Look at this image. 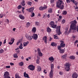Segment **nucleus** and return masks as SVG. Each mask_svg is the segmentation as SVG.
Masks as SVG:
<instances>
[{"mask_svg": "<svg viewBox=\"0 0 78 78\" xmlns=\"http://www.w3.org/2000/svg\"><path fill=\"white\" fill-rule=\"evenodd\" d=\"M71 24L70 26V28L72 30H76L77 32H78V25L76 27V24L77 23V22L76 20L71 21Z\"/></svg>", "mask_w": 78, "mask_h": 78, "instance_id": "nucleus-1", "label": "nucleus"}, {"mask_svg": "<svg viewBox=\"0 0 78 78\" xmlns=\"http://www.w3.org/2000/svg\"><path fill=\"white\" fill-rule=\"evenodd\" d=\"M62 1L58 0V2L56 3L57 6L58 8H59L60 9H64V4H62Z\"/></svg>", "mask_w": 78, "mask_h": 78, "instance_id": "nucleus-2", "label": "nucleus"}, {"mask_svg": "<svg viewBox=\"0 0 78 78\" xmlns=\"http://www.w3.org/2000/svg\"><path fill=\"white\" fill-rule=\"evenodd\" d=\"M60 42H61L60 46H58V50H60V48L62 47H65V45H66V44H64V42L62 41H60Z\"/></svg>", "mask_w": 78, "mask_h": 78, "instance_id": "nucleus-3", "label": "nucleus"}, {"mask_svg": "<svg viewBox=\"0 0 78 78\" xmlns=\"http://www.w3.org/2000/svg\"><path fill=\"white\" fill-rule=\"evenodd\" d=\"M65 66L66 67L65 68V70L66 72H69V71H70V65L69 63H66L65 65Z\"/></svg>", "mask_w": 78, "mask_h": 78, "instance_id": "nucleus-4", "label": "nucleus"}, {"mask_svg": "<svg viewBox=\"0 0 78 78\" xmlns=\"http://www.w3.org/2000/svg\"><path fill=\"white\" fill-rule=\"evenodd\" d=\"M60 28L61 26H58L56 28V29H57L56 30V32L58 34V36H59L60 34H62V32H61V30L60 29Z\"/></svg>", "mask_w": 78, "mask_h": 78, "instance_id": "nucleus-5", "label": "nucleus"}, {"mask_svg": "<svg viewBox=\"0 0 78 78\" xmlns=\"http://www.w3.org/2000/svg\"><path fill=\"white\" fill-rule=\"evenodd\" d=\"M4 78H11L9 76V73L8 71H6L4 73Z\"/></svg>", "mask_w": 78, "mask_h": 78, "instance_id": "nucleus-6", "label": "nucleus"}, {"mask_svg": "<svg viewBox=\"0 0 78 78\" xmlns=\"http://www.w3.org/2000/svg\"><path fill=\"white\" fill-rule=\"evenodd\" d=\"M49 25L50 26L53 28H56V27L57 25H56L55 24V23L53 21H51L50 23H49Z\"/></svg>", "mask_w": 78, "mask_h": 78, "instance_id": "nucleus-7", "label": "nucleus"}, {"mask_svg": "<svg viewBox=\"0 0 78 78\" xmlns=\"http://www.w3.org/2000/svg\"><path fill=\"white\" fill-rule=\"evenodd\" d=\"M27 68L30 70H34L35 69V67L32 65H30L28 66Z\"/></svg>", "mask_w": 78, "mask_h": 78, "instance_id": "nucleus-8", "label": "nucleus"}, {"mask_svg": "<svg viewBox=\"0 0 78 78\" xmlns=\"http://www.w3.org/2000/svg\"><path fill=\"white\" fill-rule=\"evenodd\" d=\"M47 7L46 5H44L43 7L40 6L39 8V9L40 11H44L45 9H47Z\"/></svg>", "mask_w": 78, "mask_h": 78, "instance_id": "nucleus-9", "label": "nucleus"}, {"mask_svg": "<svg viewBox=\"0 0 78 78\" xmlns=\"http://www.w3.org/2000/svg\"><path fill=\"white\" fill-rule=\"evenodd\" d=\"M32 36V38L34 39V40H37V38H38L37 34H33V36Z\"/></svg>", "mask_w": 78, "mask_h": 78, "instance_id": "nucleus-10", "label": "nucleus"}, {"mask_svg": "<svg viewBox=\"0 0 78 78\" xmlns=\"http://www.w3.org/2000/svg\"><path fill=\"white\" fill-rule=\"evenodd\" d=\"M26 38L29 41H31L33 39V36H29L28 35L26 36Z\"/></svg>", "mask_w": 78, "mask_h": 78, "instance_id": "nucleus-11", "label": "nucleus"}, {"mask_svg": "<svg viewBox=\"0 0 78 78\" xmlns=\"http://www.w3.org/2000/svg\"><path fill=\"white\" fill-rule=\"evenodd\" d=\"M78 77V74L76 73H73L72 74L73 78H77Z\"/></svg>", "mask_w": 78, "mask_h": 78, "instance_id": "nucleus-12", "label": "nucleus"}, {"mask_svg": "<svg viewBox=\"0 0 78 78\" xmlns=\"http://www.w3.org/2000/svg\"><path fill=\"white\" fill-rule=\"evenodd\" d=\"M49 76L50 78H52L53 76V71H51L49 73Z\"/></svg>", "mask_w": 78, "mask_h": 78, "instance_id": "nucleus-13", "label": "nucleus"}, {"mask_svg": "<svg viewBox=\"0 0 78 78\" xmlns=\"http://www.w3.org/2000/svg\"><path fill=\"white\" fill-rule=\"evenodd\" d=\"M47 37L45 36L44 38H43V41H44V42L46 44L47 43Z\"/></svg>", "mask_w": 78, "mask_h": 78, "instance_id": "nucleus-14", "label": "nucleus"}, {"mask_svg": "<svg viewBox=\"0 0 78 78\" xmlns=\"http://www.w3.org/2000/svg\"><path fill=\"white\" fill-rule=\"evenodd\" d=\"M19 17L22 20H24L25 19V17L23 15L20 14L19 15Z\"/></svg>", "mask_w": 78, "mask_h": 78, "instance_id": "nucleus-15", "label": "nucleus"}, {"mask_svg": "<svg viewBox=\"0 0 78 78\" xmlns=\"http://www.w3.org/2000/svg\"><path fill=\"white\" fill-rule=\"evenodd\" d=\"M37 71L38 72H41V67L39 66H37Z\"/></svg>", "mask_w": 78, "mask_h": 78, "instance_id": "nucleus-16", "label": "nucleus"}, {"mask_svg": "<svg viewBox=\"0 0 78 78\" xmlns=\"http://www.w3.org/2000/svg\"><path fill=\"white\" fill-rule=\"evenodd\" d=\"M28 44H29V41H27L26 42H24L23 43V45L24 47H26V46H27V45H28Z\"/></svg>", "mask_w": 78, "mask_h": 78, "instance_id": "nucleus-17", "label": "nucleus"}, {"mask_svg": "<svg viewBox=\"0 0 78 78\" xmlns=\"http://www.w3.org/2000/svg\"><path fill=\"white\" fill-rule=\"evenodd\" d=\"M24 77H26V78H29V76L26 73V72H25L24 73Z\"/></svg>", "mask_w": 78, "mask_h": 78, "instance_id": "nucleus-18", "label": "nucleus"}, {"mask_svg": "<svg viewBox=\"0 0 78 78\" xmlns=\"http://www.w3.org/2000/svg\"><path fill=\"white\" fill-rule=\"evenodd\" d=\"M32 32L34 33H36V28L35 27H34L32 28Z\"/></svg>", "mask_w": 78, "mask_h": 78, "instance_id": "nucleus-19", "label": "nucleus"}, {"mask_svg": "<svg viewBox=\"0 0 78 78\" xmlns=\"http://www.w3.org/2000/svg\"><path fill=\"white\" fill-rule=\"evenodd\" d=\"M51 71L52 70V71H53V69H54V65L53 64H51Z\"/></svg>", "mask_w": 78, "mask_h": 78, "instance_id": "nucleus-20", "label": "nucleus"}, {"mask_svg": "<svg viewBox=\"0 0 78 78\" xmlns=\"http://www.w3.org/2000/svg\"><path fill=\"white\" fill-rule=\"evenodd\" d=\"M21 4L23 6H24V5H25V0H23L22 1V2L21 3Z\"/></svg>", "mask_w": 78, "mask_h": 78, "instance_id": "nucleus-21", "label": "nucleus"}, {"mask_svg": "<svg viewBox=\"0 0 78 78\" xmlns=\"http://www.w3.org/2000/svg\"><path fill=\"white\" fill-rule=\"evenodd\" d=\"M59 50H60V53H61V54H62V53H64V49H61V48H60V49Z\"/></svg>", "mask_w": 78, "mask_h": 78, "instance_id": "nucleus-22", "label": "nucleus"}, {"mask_svg": "<svg viewBox=\"0 0 78 78\" xmlns=\"http://www.w3.org/2000/svg\"><path fill=\"white\" fill-rule=\"evenodd\" d=\"M22 46H23V44H22V43H21L19 47L20 49H23V48L22 47Z\"/></svg>", "mask_w": 78, "mask_h": 78, "instance_id": "nucleus-23", "label": "nucleus"}, {"mask_svg": "<svg viewBox=\"0 0 78 78\" xmlns=\"http://www.w3.org/2000/svg\"><path fill=\"white\" fill-rule=\"evenodd\" d=\"M4 52H5L4 50L2 49H0V54H2V53H3Z\"/></svg>", "mask_w": 78, "mask_h": 78, "instance_id": "nucleus-24", "label": "nucleus"}, {"mask_svg": "<svg viewBox=\"0 0 78 78\" xmlns=\"http://www.w3.org/2000/svg\"><path fill=\"white\" fill-rule=\"evenodd\" d=\"M54 39H58V34H55L54 35Z\"/></svg>", "mask_w": 78, "mask_h": 78, "instance_id": "nucleus-25", "label": "nucleus"}, {"mask_svg": "<svg viewBox=\"0 0 78 78\" xmlns=\"http://www.w3.org/2000/svg\"><path fill=\"white\" fill-rule=\"evenodd\" d=\"M47 32L48 33H49V32H50L51 31V29L50 28V27H48L47 29Z\"/></svg>", "mask_w": 78, "mask_h": 78, "instance_id": "nucleus-26", "label": "nucleus"}, {"mask_svg": "<svg viewBox=\"0 0 78 78\" xmlns=\"http://www.w3.org/2000/svg\"><path fill=\"white\" fill-rule=\"evenodd\" d=\"M34 9V7H32V8H30V12H32L33 11Z\"/></svg>", "mask_w": 78, "mask_h": 78, "instance_id": "nucleus-27", "label": "nucleus"}, {"mask_svg": "<svg viewBox=\"0 0 78 78\" xmlns=\"http://www.w3.org/2000/svg\"><path fill=\"white\" fill-rule=\"evenodd\" d=\"M67 54H66L65 55H62V58H63V59H66V57H67Z\"/></svg>", "mask_w": 78, "mask_h": 78, "instance_id": "nucleus-28", "label": "nucleus"}, {"mask_svg": "<svg viewBox=\"0 0 78 78\" xmlns=\"http://www.w3.org/2000/svg\"><path fill=\"white\" fill-rule=\"evenodd\" d=\"M48 59L50 61H54V58L53 57H49Z\"/></svg>", "mask_w": 78, "mask_h": 78, "instance_id": "nucleus-29", "label": "nucleus"}, {"mask_svg": "<svg viewBox=\"0 0 78 78\" xmlns=\"http://www.w3.org/2000/svg\"><path fill=\"white\" fill-rule=\"evenodd\" d=\"M70 58L71 59H75V57L73 56H72L70 57Z\"/></svg>", "mask_w": 78, "mask_h": 78, "instance_id": "nucleus-30", "label": "nucleus"}, {"mask_svg": "<svg viewBox=\"0 0 78 78\" xmlns=\"http://www.w3.org/2000/svg\"><path fill=\"white\" fill-rule=\"evenodd\" d=\"M19 64L20 66H22L23 65V62H19Z\"/></svg>", "mask_w": 78, "mask_h": 78, "instance_id": "nucleus-31", "label": "nucleus"}, {"mask_svg": "<svg viewBox=\"0 0 78 78\" xmlns=\"http://www.w3.org/2000/svg\"><path fill=\"white\" fill-rule=\"evenodd\" d=\"M15 78H20V77L17 74H16L15 75Z\"/></svg>", "mask_w": 78, "mask_h": 78, "instance_id": "nucleus-32", "label": "nucleus"}, {"mask_svg": "<svg viewBox=\"0 0 78 78\" xmlns=\"http://www.w3.org/2000/svg\"><path fill=\"white\" fill-rule=\"evenodd\" d=\"M55 45H56V43H55L54 42H52L51 43V45L52 46H53V47H55Z\"/></svg>", "mask_w": 78, "mask_h": 78, "instance_id": "nucleus-33", "label": "nucleus"}, {"mask_svg": "<svg viewBox=\"0 0 78 78\" xmlns=\"http://www.w3.org/2000/svg\"><path fill=\"white\" fill-rule=\"evenodd\" d=\"M14 57L15 58H18V56H17V54H15L14 55Z\"/></svg>", "mask_w": 78, "mask_h": 78, "instance_id": "nucleus-34", "label": "nucleus"}, {"mask_svg": "<svg viewBox=\"0 0 78 78\" xmlns=\"http://www.w3.org/2000/svg\"><path fill=\"white\" fill-rule=\"evenodd\" d=\"M22 8V5H20L18 6V9H20Z\"/></svg>", "mask_w": 78, "mask_h": 78, "instance_id": "nucleus-35", "label": "nucleus"}, {"mask_svg": "<svg viewBox=\"0 0 78 78\" xmlns=\"http://www.w3.org/2000/svg\"><path fill=\"white\" fill-rule=\"evenodd\" d=\"M14 41H15V39H14V38H12L11 39V41L13 43H14Z\"/></svg>", "mask_w": 78, "mask_h": 78, "instance_id": "nucleus-36", "label": "nucleus"}, {"mask_svg": "<svg viewBox=\"0 0 78 78\" xmlns=\"http://www.w3.org/2000/svg\"><path fill=\"white\" fill-rule=\"evenodd\" d=\"M48 12L49 13H51V12H52V9H49L48 10Z\"/></svg>", "mask_w": 78, "mask_h": 78, "instance_id": "nucleus-37", "label": "nucleus"}, {"mask_svg": "<svg viewBox=\"0 0 78 78\" xmlns=\"http://www.w3.org/2000/svg\"><path fill=\"white\" fill-rule=\"evenodd\" d=\"M27 4L28 5H32V2L30 1H28L27 2Z\"/></svg>", "mask_w": 78, "mask_h": 78, "instance_id": "nucleus-38", "label": "nucleus"}, {"mask_svg": "<svg viewBox=\"0 0 78 78\" xmlns=\"http://www.w3.org/2000/svg\"><path fill=\"white\" fill-rule=\"evenodd\" d=\"M38 54L39 56H42V53L41 52H38Z\"/></svg>", "mask_w": 78, "mask_h": 78, "instance_id": "nucleus-39", "label": "nucleus"}, {"mask_svg": "<svg viewBox=\"0 0 78 78\" xmlns=\"http://www.w3.org/2000/svg\"><path fill=\"white\" fill-rule=\"evenodd\" d=\"M66 22V20H65L63 19V20H62V24H64V23Z\"/></svg>", "mask_w": 78, "mask_h": 78, "instance_id": "nucleus-40", "label": "nucleus"}, {"mask_svg": "<svg viewBox=\"0 0 78 78\" xmlns=\"http://www.w3.org/2000/svg\"><path fill=\"white\" fill-rule=\"evenodd\" d=\"M63 15H66V14H67V11H64L63 12Z\"/></svg>", "mask_w": 78, "mask_h": 78, "instance_id": "nucleus-41", "label": "nucleus"}, {"mask_svg": "<svg viewBox=\"0 0 78 78\" xmlns=\"http://www.w3.org/2000/svg\"><path fill=\"white\" fill-rule=\"evenodd\" d=\"M34 12H32V15L31 16V17H34Z\"/></svg>", "mask_w": 78, "mask_h": 78, "instance_id": "nucleus-42", "label": "nucleus"}, {"mask_svg": "<svg viewBox=\"0 0 78 78\" xmlns=\"http://www.w3.org/2000/svg\"><path fill=\"white\" fill-rule=\"evenodd\" d=\"M20 42H21V40H19V41L17 42L16 45H19V43H20Z\"/></svg>", "mask_w": 78, "mask_h": 78, "instance_id": "nucleus-43", "label": "nucleus"}, {"mask_svg": "<svg viewBox=\"0 0 78 78\" xmlns=\"http://www.w3.org/2000/svg\"><path fill=\"white\" fill-rule=\"evenodd\" d=\"M36 63L38 64H39V59H38L37 60Z\"/></svg>", "mask_w": 78, "mask_h": 78, "instance_id": "nucleus-44", "label": "nucleus"}, {"mask_svg": "<svg viewBox=\"0 0 78 78\" xmlns=\"http://www.w3.org/2000/svg\"><path fill=\"white\" fill-rule=\"evenodd\" d=\"M50 2L51 3H54L55 1H54V0H50Z\"/></svg>", "mask_w": 78, "mask_h": 78, "instance_id": "nucleus-45", "label": "nucleus"}, {"mask_svg": "<svg viewBox=\"0 0 78 78\" xmlns=\"http://www.w3.org/2000/svg\"><path fill=\"white\" fill-rule=\"evenodd\" d=\"M35 24L36 25L38 26L39 25V23L38 22H37L35 23Z\"/></svg>", "mask_w": 78, "mask_h": 78, "instance_id": "nucleus-46", "label": "nucleus"}, {"mask_svg": "<svg viewBox=\"0 0 78 78\" xmlns=\"http://www.w3.org/2000/svg\"><path fill=\"white\" fill-rule=\"evenodd\" d=\"M59 74L61 75H63V74H64V73L62 72H59Z\"/></svg>", "mask_w": 78, "mask_h": 78, "instance_id": "nucleus-47", "label": "nucleus"}, {"mask_svg": "<svg viewBox=\"0 0 78 78\" xmlns=\"http://www.w3.org/2000/svg\"><path fill=\"white\" fill-rule=\"evenodd\" d=\"M24 9L25 8L24 7H22V11L23 12V13H24V12H25L24 11Z\"/></svg>", "mask_w": 78, "mask_h": 78, "instance_id": "nucleus-48", "label": "nucleus"}, {"mask_svg": "<svg viewBox=\"0 0 78 78\" xmlns=\"http://www.w3.org/2000/svg\"><path fill=\"white\" fill-rule=\"evenodd\" d=\"M37 50L38 53L41 52V50H40V49L38 48L37 49Z\"/></svg>", "mask_w": 78, "mask_h": 78, "instance_id": "nucleus-49", "label": "nucleus"}, {"mask_svg": "<svg viewBox=\"0 0 78 78\" xmlns=\"http://www.w3.org/2000/svg\"><path fill=\"white\" fill-rule=\"evenodd\" d=\"M66 1L67 3L70 2V0H66Z\"/></svg>", "mask_w": 78, "mask_h": 78, "instance_id": "nucleus-50", "label": "nucleus"}, {"mask_svg": "<svg viewBox=\"0 0 78 78\" xmlns=\"http://www.w3.org/2000/svg\"><path fill=\"white\" fill-rule=\"evenodd\" d=\"M3 17V16L2 14H0V19L2 18Z\"/></svg>", "mask_w": 78, "mask_h": 78, "instance_id": "nucleus-51", "label": "nucleus"}, {"mask_svg": "<svg viewBox=\"0 0 78 78\" xmlns=\"http://www.w3.org/2000/svg\"><path fill=\"white\" fill-rule=\"evenodd\" d=\"M27 26H30V23L29 22L27 23Z\"/></svg>", "mask_w": 78, "mask_h": 78, "instance_id": "nucleus-52", "label": "nucleus"}, {"mask_svg": "<svg viewBox=\"0 0 78 78\" xmlns=\"http://www.w3.org/2000/svg\"><path fill=\"white\" fill-rule=\"evenodd\" d=\"M73 3H74V4H75V5H77V3H76V1H75Z\"/></svg>", "mask_w": 78, "mask_h": 78, "instance_id": "nucleus-53", "label": "nucleus"}, {"mask_svg": "<svg viewBox=\"0 0 78 78\" xmlns=\"http://www.w3.org/2000/svg\"><path fill=\"white\" fill-rule=\"evenodd\" d=\"M10 67H11V66H6V68L7 69H9V68H10Z\"/></svg>", "mask_w": 78, "mask_h": 78, "instance_id": "nucleus-54", "label": "nucleus"}, {"mask_svg": "<svg viewBox=\"0 0 78 78\" xmlns=\"http://www.w3.org/2000/svg\"><path fill=\"white\" fill-rule=\"evenodd\" d=\"M78 40H76L75 42V44H77L78 43Z\"/></svg>", "mask_w": 78, "mask_h": 78, "instance_id": "nucleus-55", "label": "nucleus"}, {"mask_svg": "<svg viewBox=\"0 0 78 78\" xmlns=\"http://www.w3.org/2000/svg\"><path fill=\"white\" fill-rule=\"evenodd\" d=\"M9 44L10 45H12V44H13V42H9Z\"/></svg>", "mask_w": 78, "mask_h": 78, "instance_id": "nucleus-56", "label": "nucleus"}, {"mask_svg": "<svg viewBox=\"0 0 78 78\" xmlns=\"http://www.w3.org/2000/svg\"><path fill=\"white\" fill-rule=\"evenodd\" d=\"M6 39H5L4 41V44H6Z\"/></svg>", "mask_w": 78, "mask_h": 78, "instance_id": "nucleus-57", "label": "nucleus"}, {"mask_svg": "<svg viewBox=\"0 0 78 78\" xmlns=\"http://www.w3.org/2000/svg\"><path fill=\"white\" fill-rule=\"evenodd\" d=\"M50 17V14H48L47 15V17H48V18H49Z\"/></svg>", "mask_w": 78, "mask_h": 78, "instance_id": "nucleus-58", "label": "nucleus"}, {"mask_svg": "<svg viewBox=\"0 0 78 78\" xmlns=\"http://www.w3.org/2000/svg\"><path fill=\"white\" fill-rule=\"evenodd\" d=\"M16 51L17 53H20V50H19L17 51Z\"/></svg>", "mask_w": 78, "mask_h": 78, "instance_id": "nucleus-59", "label": "nucleus"}, {"mask_svg": "<svg viewBox=\"0 0 78 78\" xmlns=\"http://www.w3.org/2000/svg\"><path fill=\"white\" fill-rule=\"evenodd\" d=\"M2 42L0 41V47H1V45H2Z\"/></svg>", "mask_w": 78, "mask_h": 78, "instance_id": "nucleus-60", "label": "nucleus"}, {"mask_svg": "<svg viewBox=\"0 0 78 78\" xmlns=\"http://www.w3.org/2000/svg\"><path fill=\"white\" fill-rule=\"evenodd\" d=\"M10 64L11 66H13L14 65V63H10Z\"/></svg>", "mask_w": 78, "mask_h": 78, "instance_id": "nucleus-61", "label": "nucleus"}, {"mask_svg": "<svg viewBox=\"0 0 78 78\" xmlns=\"http://www.w3.org/2000/svg\"><path fill=\"white\" fill-rule=\"evenodd\" d=\"M50 39H49V41H51L52 40V39L51 37H50Z\"/></svg>", "mask_w": 78, "mask_h": 78, "instance_id": "nucleus-62", "label": "nucleus"}, {"mask_svg": "<svg viewBox=\"0 0 78 78\" xmlns=\"http://www.w3.org/2000/svg\"><path fill=\"white\" fill-rule=\"evenodd\" d=\"M16 30V28H14L13 29V30L14 31H15Z\"/></svg>", "mask_w": 78, "mask_h": 78, "instance_id": "nucleus-63", "label": "nucleus"}, {"mask_svg": "<svg viewBox=\"0 0 78 78\" xmlns=\"http://www.w3.org/2000/svg\"><path fill=\"white\" fill-rule=\"evenodd\" d=\"M30 9H27V10L28 11H29L30 12Z\"/></svg>", "mask_w": 78, "mask_h": 78, "instance_id": "nucleus-64", "label": "nucleus"}]
</instances>
